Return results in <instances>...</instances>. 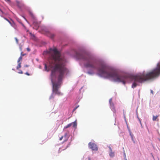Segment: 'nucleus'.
I'll list each match as a JSON object with an SVG mask.
<instances>
[{"label": "nucleus", "instance_id": "obj_1", "mask_svg": "<svg viewBox=\"0 0 160 160\" xmlns=\"http://www.w3.org/2000/svg\"><path fill=\"white\" fill-rule=\"evenodd\" d=\"M76 55L78 59L84 61L85 67L90 68L92 71L97 70L101 76L112 79L115 82H122L124 85L125 84L126 82L134 79V82L132 86L133 88L137 86V82L142 83L157 77L160 74L159 67V68H155L146 75L142 73L133 77L127 75H121L110 69L105 64L96 59L91 55L85 53H77Z\"/></svg>", "mask_w": 160, "mask_h": 160}, {"label": "nucleus", "instance_id": "obj_2", "mask_svg": "<svg viewBox=\"0 0 160 160\" xmlns=\"http://www.w3.org/2000/svg\"><path fill=\"white\" fill-rule=\"evenodd\" d=\"M53 50L54 55L53 57L55 63L51 67L52 82V95L53 94L60 95V92L58 91L60 87V82L62 80L67 69L65 67L63 61L60 57V55L59 52L56 48L53 50L51 48V51Z\"/></svg>", "mask_w": 160, "mask_h": 160}, {"label": "nucleus", "instance_id": "obj_3", "mask_svg": "<svg viewBox=\"0 0 160 160\" xmlns=\"http://www.w3.org/2000/svg\"><path fill=\"white\" fill-rule=\"evenodd\" d=\"M88 146L90 148L92 149L93 151H97L98 150V147L97 145L94 143L90 142L88 143Z\"/></svg>", "mask_w": 160, "mask_h": 160}, {"label": "nucleus", "instance_id": "obj_4", "mask_svg": "<svg viewBox=\"0 0 160 160\" xmlns=\"http://www.w3.org/2000/svg\"><path fill=\"white\" fill-rule=\"evenodd\" d=\"M73 125V127L75 128H76L77 123L76 121L74 122L68 124L67 125L65 126L64 127V129H66L71 127Z\"/></svg>", "mask_w": 160, "mask_h": 160}, {"label": "nucleus", "instance_id": "obj_5", "mask_svg": "<svg viewBox=\"0 0 160 160\" xmlns=\"http://www.w3.org/2000/svg\"><path fill=\"white\" fill-rule=\"evenodd\" d=\"M42 33L48 36H49L50 35L49 32L48 28L46 27H44L43 28Z\"/></svg>", "mask_w": 160, "mask_h": 160}, {"label": "nucleus", "instance_id": "obj_6", "mask_svg": "<svg viewBox=\"0 0 160 160\" xmlns=\"http://www.w3.org/2000/svg\"><path fill=\"white\" fill-rule=\"evenodd\" d=\"M44 69L47 72H48L50 70V66L49 64L46 63L44 64Z\"/></svg>", "mask_w": 160, "mask_h": 160}, {"label": "nucleus", "instance_id": "obj_7", "mask_svg": "<svg viewBox=\"0 0 160 160\" xmlns=\"http://www.w3.org/2000/svg\"><path fill=\"white\" fill-rule=\"evenodd\" d=\"M63 138H64V142L68 140V138L67 137V133H66L64 136H62L60 137L59 138V140H62Z\"/></svg>", "mask_w": 160, "mask_h": 160}, {"label": "nucleus", "instance_id": "obj_8", "mask_svg": "<svg viewBox=\"0 0 160 160\" xmlns=\"http://www.w3.org/2000/svg\"><path fill=\"white\" fill-rule=\"evenodd\" d=\"M109 149L110 152L109 153V155L111 157H113L114 156V152H112V150L110 147H109Z\"/></svg>", "mask_w": 160, "mask_h": 160}, {"label": "nucleus", "instance_id": "obj_9", "mask_svg": "<svg viewBox=\"0 0 160 160\" xmlns=\"http://www.w3.org/2000/svg\"><path fill=\"white\" fill-rule=\"evenodd\" d=\"M33 25L34 26L36 25L35 27H34V28L36 29V30L38 29V28L39 27V25L38 24L34 22L33 23Z\"/></svg>", "mask_w": 160, "mask_h": 160}, {"label": "nucleus", "instance_id": "obj_10", "mask_svg": "<svg viewBox=\"0 0 160 160\" xmlns=\"http://www.w3.org/2000/svg\"><path fill=\"white\" fill-rule=\"evenodd\" d=\"M158 116H157V115L156 116H153V118H152L153 120L154 121H155L157 119V121H158V119H157V118L158 117Z\"/></svg>", "mask_w": 160, "mask_h": 160}, {"label": "nucleus", "instance_id": "obj_11", "mask_svg": "<svg viewBox=\"0 0 160 160\" xmlns=\"http://www.w3.org/2000/svg\"><path fill=\"white\" fill-rule=\"evenodd\" d=\"M30 15L31 17L34 19L36 20V17L33 14L32 12H29Z\"/></svg>", "mask_w": 160, "mask_h": 160}, {"label": "nucleus", "instance_id": "obj_12", "mask_svg": "<svg viewBox=\"0 0 160 160\" xmlns=\"http://www.w3.org/2000/svg\"><path fill=\"white\" fill-rule=\"evenodd\" d=\"M50 49H49V50L48 51H44L43 53V54L44 55L49 54L50 53Z\"/></svg>", "mask_w": 160, "mask_h": 160}, {"label": "nucleus", "instance_id": "obj_13", "mask_svg": "<svg viewBox=\"0 0 160 160\" xmlns=\"http://www.w3.org/2000/svg\"><path fill=\"white\" fill-rule=\"evenodd\" d=\"M21 63H18V65L16 68L18 70L19 68H21Z\"/></svg>", "mask_w": 160, "mask_h": 160}, {"label": "nucleus", "instance_id": "obj_14", "mask_svg": "<svg viewBox=\"0 0 160 160\" xmlns=\"http://www.w3.org/2000/svg\"><path fill=\"white\" fill-rule=\"evenodd\" d=\"M22 56H21L19 58H18V63H21L20 62V61L22 59Z\"/></svg>", "mask_w": 160, "mask_h": 160}, {"label": "nucleus", "instance_id": "obj_15", "mask_svg": "<svg viewBox=\"0 0 160 160\" xmlns=\"http://www.w3.org/2000/svg\"><path fill=\"white\" fill-rule=\"evenodd\" d=\"M88 73L89 74H92L94 73V72L93 71H88Z\"/></svg>", "mask_w": 160, "mask_h": 160}, {"label": "nucleus", "instance_id": "obj_16", "mask_svg": "<svg viewBox=\"0 0 160 160\" xmlns=\"http://www.w3.org/2000/svg\"><path fill=\"white\" fill-rule=\"evenodd\" d=\"M15 41H16V43H18V40L17 39V38H15Z\"/></svg>", "mask_w": 160, "mask_h": 160}, {"label": "nucleus", "instance_id": "obj_17", "mask_svg": "<svg viewBox=\"0 0 160 160\" xmlns=\"http://www.w3.org/2000/svg\"><path fill=\"white\" fill-rule=\"evenodd\" d=\"M18 73H19V74H22L23 73L22 71L21 70H20L19 72H18Z\"/></svg>", "mask_w": 160, "mask_h": 160}, {"label": "nucleus", "instance_id": "obj_18", "mask_svg": "<svg viewBox=\"0 0 160 160\" xmlns=\"http://www.w3.org/2000/svg\"><path fill=\"white\" fill-rule=\"evenodd\" d=\"M159 67H160V64H158L157 65V67L155 68H159Z\"/></svg>", "mask_w": 160, "mask_h": 160}, {"label": "nucleus", "instance_id": "obj_19", "mask_svg": "<svg viewBox=\"0 0 160 160\" xmlns=\"http://www.w3.org/2000/svg\"><path fill=\"white\" fill-rule=\"evenodd\" d=\"M27 50L28 52H29L30 51V49L29 48H27Z\"/></svg>", "mask_w": 160, "mask_h": 160}, {"label": "nucleus", "instance_id": "obj_20", "mask_svg": "<svg viewBox=\"0 0 160 160\" xmlns=\"http://www.w3.org/2000/svg\"><path fill=\"white\" fill-rule=\"evenodd\" d=\"M25 74L26 75H28V76H29L30 75V74L28 72H26Z\"/></svg>", "mask_w": 160, "mask_h": 160}, {"label": "nucleus", "instance_id": "obj_21", "mask_svg": "<svg viewBox=\"0 0 160 160\" xmlns=\"http://www.w3.org/2000/svg\"><path fill=\"white\" fill-rule=\"evenodd\" d=\"M6 1L8 2H10V0H5Z\"/></svg>", "mask_w": 160, "mask_h": 160}, {"label": "nucleus", "instance_id": "obj_22", "mask_svg": "<svg viewBox=\"0 0 160 160\" xmlns=\"http://www.w3.org/2000/svg\"><path fill=\"white\" fill-rule=\"evenodd\" d=\"M138 120H139V122H140V124H141V125H142L141 122V120H140V119L139 118H138Z\"/></svg>", "mask_w": 160, "mask_h": 160}, {"label": "nucleus", "instance_id": "obj_23", "mask_svg": "<svg viewBox=\"0 0 160 160\" xmlns=\"http://www.w3.org/2000/svg\"><path fill=\"white\" fill-rule=\"evenodd\" d=\"M28 66H29L28 65H25L24 66V67H28Z\"/></svg>", "mask_w": 160, "mask_h": 160}, {"label": "nucleus", "instance_id": "obj_24", "mask_svg": "<svg viewBox=\"0 0 160 160\" xmlns=\"http://www.w3.org/2000/svg\"><path fill=\"white\" fill-rule=\"evenodd\" d=\"M78 108V107H77L76 108H75L74 109V110H75L77 108Z\"/></svg>", "mask_w": 160, "mask_h": 160}, {"label": "nucleus", "instance_id": "obj_25", "mask_svg": "<svg viewBox=\"0 0 160 160\" xmlns=\"http://www.w3.org/2000/svg\"><path fill=\"white\" fill-rule=\"evenodd\" d=\"M78 108V107H77L76 108H75L74 109V110H75L77 108Z\"/></svg>", "mask_w": 160, "mask_h": 160}, {"label": "nucleus", "instance_id": "obj_26", "mask_svg": "<svg viewBox=\"0 0 160 160\" xmlns=\"http://www.w3.org/2000/svg\"><path fill=\"white\" fill-rule=\"evenodd\" d=\"M78 108V107H77L76 108H75L74 109V110H75L77 108Z\"/></svg>", "mask_w": 160, "mask_h": 160}, {"label": "nucleus", "instance_id": "obj_27", "mask_svg": "<svg viewBox=\"0 0 160 160\" xmlns=\"http://www.w3.org/2000/svg\"><path fill=\"white\" fill-rule=\"evenodd\" d=\"M151 92L152 94H153V91H152V90H151Z\"/></svg>", "mask_w": 160, "mask_h": 160}, {"label": "nucleus", "instance_id": "obj_28", "mask_svg": "<svg viewBox=\"0 0 160 160\" xmlns=\"http://www.w3.org/2000/svg\"><path fill=\"white\" fill-rule=\"evenodd\" d=\"M111 101H112V99H110L109 100V102H111Z\"/></svg>", "mask_w": 160, "mask_h": 160}, {"label": "nucleus", "instance_id": "obj_29", "mask_svg": "<svg viewBox=\"0 0 160 160\" xmlns=\"http://www.w3.org/2000/svg\"><path fill=\"white\" fill-rule=\"evenodd\" d=\"M67 146H66L65 148H64L63 149V150H64V149H66V148H67Z\"/></svg>", "mask_w": 160, "mask_h": 160}, {"label": "nucleus", "instance_id": "obj_30", "mask_svg": "<svg viewBox=\"0 0 160 160\" xmlns=\"http://www.w3.org/2000/svg\"><path fill=\"white\" fill-rule=\"evenodd\" d=\"M30 34H31V36H33V37L34 36V35L33 34H32L31 33H30Z\"/></svg>", "mask_w": 160, "mask_h": 160}, {"label": "nucleus", "instance_id": "obj_31", "mask_svg": "<svg viewBox=\"0 0 160 160\" xmlns=\"http://www.w3.org/2000/svg\"><path fill=\"white\" fill-rule=\"evenodd\" d=\"M88 160H91V158H90V157L88 158Z\"/></svg>", "mask_w": 160, "mask_h": 160}, {"label": "nucleus", "instance_id": "obj_32", "mask_svg": "<svg viewBox=\"0 0 160 160\" xmlns=\"http://www.w3.org/2000/svg\"><path fill=\"white\" fill-rule=\"evenodd\" d=\"M50 37H51H51H52V36H51V35Z\"/></svg>", "mask_w": 160, "mask_h": 160}, {"label": "nucleus", "instance_id": "obj_33", "mask_svg": "<svg viewBox=\"0 0 160 160\" xmlns=\"http://www.w3.org/2000/svg\"><path fill=\"white\" fill-rule=\"evenodd\" d=\"M50 37H51H51H52V36H51V35Z\"/></svg>", "mask_w": 160, "mask_h": 160}, {"label": "nucleus", "instance_id": "obj_34", "mask_svg": "<svg viewBox=\"0 0 160 160\" xmlns=\"http://www.w3.org/2000/svg\"><path fill=\"white\" fill-rule=\"evenodd\" d=\"M125 160H127V159H125Z\"/></svg>", "mask_w": 160, "mask_h": 160}, {"label": "nucleus", "instance_id": "obj_35", "mask_svg": "<svg viewBox=\"0 0 160 160\" xmlns=\"http://www.w3.org/2000/svg\"><path fill=\"white\" fill-rule=\"evenodd\" d=\"M50 57H51V55L50 56Z\"/></svg>", "mask_w": 160, "mask_h": 160}]
</instances>
